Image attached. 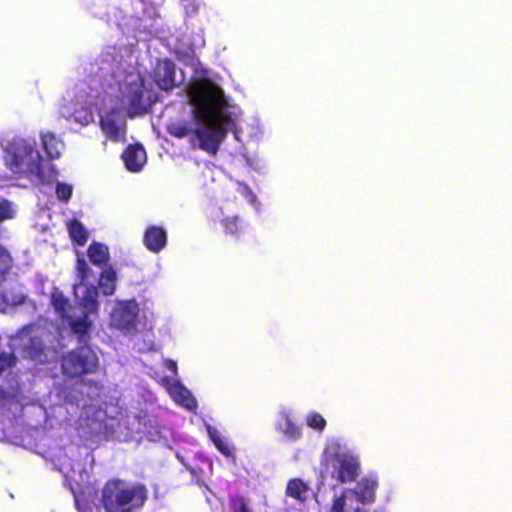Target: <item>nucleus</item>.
Here are the masks:
<instances>
[{
    "mask_svg": "<svg viewBox=\"0 0 512 512\" xmlns=\"http://www.w3.org/2000/svg\"><path fill=\"white\" fill-rule=\"evenodd\" d=\"M148 494L143 483L112 478L102 487L100 503L106 512H137L145 505Z\"/></svg>",
    "mask_w": 512,
    "mask_h": 512,
    "instance_id": "f257e3e1",
    "label": "nucleus"
},
{
    "mask_svg": "<svg viewBox=\"0 0 512 512\" xmlns=\"http://www.w3.org/2000/svg\"><path fill=\"white\" fill-rule=\"evenodd\" d=\"M14 217V211L11 207V203L6 199L0 200V222Z\"/></svg>",
    "mask_w": 512,
    "mask_h": 512,
    "instance_id": "2f4dec72",
    "label": "nucleus"
},
{
    "mask_svg": "<svg viewBox=\"0 0 512 512\" xmlns=\"http://www.w3.org/2000/svg\"><path fill=\"white\" fill-rule=\"evenodd\" d=\"M46 344L39 336H32L24 347L26 356L35 362L45 363L47 361Z\"/></svg>",
    "mask_w": 512,
    "mask_h": 512,
    "instance_id": "ddd939ff",
    "label": "nucleus"
},
{
    "mask_svg": "<svg viewBox=\"0 0 512 512\" xmlns=\"http://www.w3.org/2000/svg\"><path fill=\"white\" fill-rule=\"evenodd\" d=\"M87 254L90 262L97 266L107 264L110 259L108 247L99 242L91 243L88 247Z\"/></svg>",
    "mask_w": 512,
    "mask_h": 512,
    "instance_id": "a211bd4d",
    "label": "nucleus"
},
{
    "mask_svg": "<svg viewBox=\"0 0 512 512\" xmlns=\"http://www.w3.org/2000/svg\"><path fill=\"white\" fill-rule=\"evenodd\" d=\"M207 432L209 438L214 443V445L216 446L220 453H222L226 457L232 456V450L230 449L229 445L224 441L221 433L216 428L208 426Z\"/></svg>",
    "mask_w": 512,
    "mask_h": 512,
    "instance_id": "393cba45",
    "label": "nucleus"
},
{
    "mask_svg": "<svg viewBox=\"0 0 512 512\" xmlns=\"http://www.w3.org/2000/svg\"><path fill=\"white\" fill-rule=\"evenodd\" d=\"M307 425L313 429L323 430L326 426V420L319 413H311L307 417Z\"/></svg>",
    "mask_w": 512,
    "mask_h": 512,
    "instance_id": "c756f323",
    "label": "nucleus"
},
{
    "mask_svg": "<svg viewBox=\"0 0 512 512\" xmlns=\"http://www.w3.org/2000/svg\"><path fill=\"white\" fill-rule=\"evenodd\" d=\"M377 487V482L371 479H362L358 485L356 494L358 499L362 503L373 502L375 497V489Z\"/></svg>",
    "mask_w": 512,
    "mask_h": 512,
    "instance_id": "4be33fe9",
    "label": "nucleus"
},
{
    "mask_svg": "<svg viewBox=\"0 0 512 512\" xmlns=\"http://www.w3.org/2000/svg\"><path fill=\"white\" fill-rule=\"evenodd\" d=\"M100 126L110 140L119 142L125 139V122L117 109L112 108L100 115Z\"/></svg>",
    "mask_w": 512,
    "mask_h": 512,
    "instance_id": "1a4fd4ad",
    "label": "nucleus"
},
{
    "mask_svg": "<svg viewBox=\"0 0 512 512\" xmlns=\"http://www.w3.org/2000/svg\"><path fill=\"white\" fill-rule=\"evenodd\" d=\"M76 271L77 277L82 283L87 281L92 275V270L84 258H78L76 260Z\"/></svg>",
    "mask_w": 512,
    "mask_h": 512,
    "instance_id": "bb28decb",
    "label": "nucleus"
},
{
    "mask_svg": "<svg viewBox=\"0 0 512 512\" xmlns=\"http://www.w3.org/2000/svg\"><path fill=\"white\" fill-rule=\"evenodd\" d=\"M67 230L72 242L77 246H84L88 241V231L77 219H70L67 222Z\"/></svg>",
    "mask_w": 512,
    "mask_h": 512,
    "instance_id": "f3484780",
    "label": "nucleus"
},
{
    "mask_svg": "<svg viewBox=\"0 0 512 512\" xmlns=\"http://www.w3.org/2000/svg\"><path fill=\"white\" fill-rule=\"evenodd\" d=\"M98 366V356L88 345L78 346L61 358L62 373L70 378L95 373Z\"/></svg>",
    "mask_w": 512,
    "mask_h": 512,
    "instance_id": "20e7f679",
    "label": "nucleus"
},
{
    "mask_svg": "<svg viewBox=\"0 0 512 512\" xmlns=\"http://www.w3.org/2000/svg\"><path fill=\"white\" fill-rule=\"evenodd\" d=\"M158 0H141L143 4L155 5Z\"/></svg>",
    "mask_w": 512,
    "mask_h": 512,
    "instance_id": "e433bc0d",
    "label": "nucleus"
},
{
    "mask_svg": "<svg viewBox=\"0 0 512 512\" xmlns=\"http://www.w3.org/2000/svg\"><path fill=\"white\" fill-rule=\"evenodd\" d=\"M168 368H169L171 371L176 372V370H177V365H176V363H175V362H173V361H169V363H168Z\"/></svg>",
    "mask_w": 512,
    "mask_h": 512,
    "instance_id": "c9c22d12",
    "label": "nucleus"
},
{
    "mask_svg": "<svg viewBox=\"0 0 512 512\" xmlns=\"http://www.w3.org/2000/svg\"><path fill=\"white\" fill-rule=\"evenodd\" d=\"M116 281V271L109 266L101 272L98 285L104 295H112L116 289Z\"/></svg>",
    "mask_w": 512,
    "mask_h": 512,
    "instance_id": "6ab92c4d",
    "label": "nucleus"
},
{
    "mask_svg": "<svg viewBox=\"0 0 512 512\" xmlns=\"http://www.w3.org/2000/svg\"><path fill=\"white\" fill-rule=\"evenodd\" d=\"M284 433L292 439H299L301 437V429L290 420H287L285 423Z\"/></svg>",
    "mask_w": 512,
    "mask_h": 512,
    "instance_id": "72a5a7b5",
    "label": "nucleus"
},
{
    "mask_svg": "<svg viewBox=\"0 0 512 512\" xmlns=\"http://www.w3.org/2000/svg\"><path fill=\"white\" fill-rule=\"evenodd\" d=\"M80 304L87 315L95 313L98 310V291L95 286H90L86 289Z\"/></svg>",
    "mask_w": 512,
    "mask_h": 512,
    "instance_id": "b1692460",
    "label": "nucleus"
},
{
    "mask_svg": "<svg viewBox=\"0 0 512 512\" xmlns=\"http://www.w3.org/2000/svg\"><path fill=\"white\" fill-rule=\"evenodd\" d=\"M196 125L189 121H173L168 124L167 132L176 138H185L187 136H192L194 134V130Z\"/></svg>",
    "mask_w": 512,
    "mask_h": 512,
    "instance_id": "aec40b11",
    "label": "nucleus"
},
{
    "mask_svg": "<svg viewBox=\"0 0 512 512\" xmlns=\"http://www.w3.org/2000/svg\"><path fill=\"white\" fill-rule=\"evenodd\" d=\"M55 192L58 200L67 203L72 197L73 187L70 184L58 182Z\"/></svg>",
    "mask_w": 512,
    "mask_h": 512,
    "instance_id": "cd10ccee",
    "label": "nucleus"
},
{
    "mask_svg": "<svg viewBox=\"0 0 512 512\" xmlns=\"http://www.w3.org/2000/svg\"><path fill=\"white\" fill-rule=\"evenodd\" d=\"M168 391L170 395L174 398V400L180 404L181 406L193 410L197 407V402L195 398L192 396L190 391L184 387L179 381L173 382Z\"/></svg>",
    "mask_w": 512,
    "mask_h": 512,
    "instance_id": "4468645a",
    "label": "nucleus"
},
{
    "mask_svg": "<svg viewBox=\"0 0 512 512\" xmlns=\"http://www.w3.org/2000/svg\"><path fill=\"white\" fill-rule=\"evenodd\" d=\"M125 97L127 99V114L130 118L149 112L157 101V96L147 88L143 77L127 85Z\"/></svg>",
    "mask_w": 512,
    "mask_h": 512,
    "instance_id": "39448f33",
    "label": "nucleus"
},
{
    "mask_svg": "<svg viewBox=\"0 0 512 512\" xmlns=\"http://www.w3.org/2000/svg\"><path fill=\"white\" fill-rule=\"evenodd\" d=\"M232 512H252L248 506V501L243 496H236L230 500Z\"/></svg>",
    "mask_w": 512,
    "mask_h": 512,
    "instance_id": "c85d7f7f",
    "label": "nucleus"
},
{
    "mask_svg": "<svg viewBox=\"0 0 512 512\" xmlns=\"http://www.w3.org/2000/svg\"><path fill=\"white\" fill-rule=\"evenodd\" d=\"M309 491V485L301 478H292L287 482L285 494L287 497L293 498L300 503H304L307 500Z\"/></svg>",
    "mask_w": 512,
    "mask_h": 512,
    "instance_id": "dca6fc26",
    "label": "nucleus"
},
{
    "mask_svg": "<svg viewBox=\"0 0 512 512\" xmlns=\"http://www.w3.org/2000/svg\"><path fill=\"white\" fill-rule=\"evenodd\" d=\"M42 144L50 159H58L61 156L62 142L51 132L41 136Z\"/></svg>",
    "mask_w": 512,
    "mask_h": 512,
    "instance_id": "412c9836",
    "label": "nucleus"
},
{
    "mask_svg": "<svg viewBox=\"0 0 512 512\" xmlns=\"http://www.w3.org/2000/svg\"><path fill=\"white\" fill-rule=\"evenodd\" d=\"M189 97L198 109L202 120L220 119L231 121L228 114L221 112L227 105L223 91L213 82L203 80L195 83L189 89Z\"/></svg>",
    "mask_w": 512,
    "mask_h": 512,
    "instance_id": "f03ea898",
    "label": "nucleus"
},
{
    "mask_svg": "<svg viewBox=\"0 0 512 512\" xmlns=\"http://www.w3.org/2000/svg\"><path fill=\"white\" fill-rule=\"evenodd\" d=\"M338 466L335 470V478L340 483L353 482L358 477L360 463L357 458L343 454L337 456Z\"/></svg>",
    "mask_w": 512,
    "mask_h": 512,
    "instance_id": "9d476101",
    "label": "nucleus"
},
{
    "mask_svg": "<svg viewBox=\"0 0 512 512\" xmlns=\"http://www.w3.org/2000/svg\"><path fill=\"white\" fill-rule=\"evenodd\" d=\"M138 314L139 305L135 299L121 301L111 314V325L124 333L135 331Z\"/></svg>",
    "mask_w": 512,
    "mask_h": 512,
    "instance_id": "423d86ee",
    "label": "nucleus"
},
{
    "mask_svg": "<svg viewBox=\"0 0 512 512\" xmlns=\"http://www.w3.org/2000/svg\"><path fill=\"white\" fill-rule=\"evenodd\" d=\"M144 246L153 253H159L167 245V233L161 226L150 225L143 235Z\"/></svg>",
    "mask_w": 512,
    "mask_h": 512,
    "instance_id": "9b49d317",
    "label": "nucleus"
},
{
    "mask_svg": "<svg viewBox=\"0 0 512 512\" xmlns=\"http://www.w3.org/2000/svg\"><path fill=\"white\" fill-rule=\"evenodd\" d=\"M346 495L342 492L340 495L334 496L333 503L329 512H346Z\"/></svg>",
    "mask_w": 512,
    "mask_h": 512,
    "instance_id": "473e14b6",
    "label": "nucleus"
},
{
    "mask_svg": "<svg viewBox=\"0 0 512 512\" xmlns=\"http://www.w3.org/2000/svg\"><path fill=\"white\" fill-rule=\"evenodd\" d=\"M205 126L196 125L194 134L189 139L192 149H199L211 156H216L222 142L227 137L231 121L220 119L203 120Z\"/></svg>",
    "mask_w": 512,
    "mask_h": 512,
    "instance_id": "7ed1b4c3",
    "label": "nucleus"
},
{
    "mask_svg": "<svg viewBox=\"0 0 512 512\" xmlns=\"http://www.w3.org/2000/svg\"><path fill=\"white\" fill-rule=\"evenodd\" d=\"M122 159L130 172H139L146 163V151L139 143L131 144L124 150Z\"/></svg>",
    "mask_w": 512,
    "mask_h": 512,
    "instance_id": "f8f14e48",
    "label": "nucleus"
},
{
    "mask_svg": "<svg viewBox=\"0 0 512 512\" xmlns=\"http://www.w3.org/2000/svg\"><path fill=\"white\" fill-rule=\"evenodd\" d=\"M68 319L72 333L77 336L79 342L86 343L93 325L87 313H84L83 316L78 318L69 317Z\"/></svg>",
    "mask_w": 512,
    "mask_h": 512,
    "instance_id": "2eb2a0df",
    "label": "nucleus"
},
{
    "mask_svg": "<svg viewBox=\"0 0 512 512\" xmlns=\"http://www.w3.org/2000/svg\"><path fill=\"white\" fill-rule=\"evenodd\" d=\"M11 263V256L7 249L0 244V271H5L9 268Z\"/></svg>",
    "mask_w": 512,
    "mask_h": 512,
    "instance_id": "f704fd0d",
    "label": "nucleus"
},
{
    "mask_svg": "<svg viewBox=\"0 0 512 512\" xmlns=\"http://www.w3.org/2000/svg\"><path fill=\"white\" fill-rule=\"evenodd\" d=\"M15 362H16V357L14 356V354L2 351L0 353V376L8 368L14 366Z\"/></svg>",
    "mask_w": 512,
    "mask_h": 512,
    "instance_id": "7c9ffc66",
    "label": "nucleus"
},
{
    "mask_svg": "<svg viewBox=\"0 0 512 512\" xmlns=\"http://www.w3.org/2000/svg\"><path fill=\"white\" fill-rule=\"evenodd\" d=\"M51 304L56 313L62 319L69 318L70 303L69 300L60 291H54L51 294Z\"/></svg>",
    "mask_w": 512,
    "mask_h": 512,
    "instance_id": "5701e85b",
    "label": "nucleus"
},
{
    "mask_svg": "<svg viewBox=\"0 0 512 512\" xmlns=\"http://www.w3.org/2000/svg\"><path fill=\"white\" fill-rule=\"evenodd\" d=\"M28 156L29 161L25 160V157L12 153L7 159V166L14 173L29 172L37 176L40 180H43L44 174L42 170V157L38 151L32 149L29 150Z\"/></svg>",
    "mask_w": 512,
    "mask_h": 512,
    "instance_id": "6e6552de",
    "label": "nucleus"
},
{
    "mask_svg": "<svg viewBox=\"0 0 512 512\" xmlns=\"http://www.w3.org/2000/svg\"><path fill=\"white\" fill-rule=\"evenodd\" d=\"M222 226L226 234L238 236L242 231V221L238 216L226 217L222 220Z\"/></svg>",
    "mask_w": 512,
    "mask_h": 512,
    "instance_id": "a878e982",
    "label": "nucleus"
},
{
    "mask_svg": "<svg viewBox=\"0 0 512 512\" xmlns=\"http://www.w3.org/2000/svg\"><path fill=\"white\" fill-rule=\"evenodd\" d=\"M353 512H362V509L358 507V508L354 509Z\"/></svg>",
    "mask_w": 512,
    "mask_h": 512,
    "instance_id": "4c0bfd02",
    "label": "nucleus"
},
{
    "mask_svg": "<svg viewBox=\"0 0 512 512\" xmlns=\"http://www.w3.org/2000/svg\"><path fill=\"white\" fill-rule=\"evenodd\" d=\"M151 80L162 91H172L179 83L177 82V66L169 58H158L150 73Z\"/></svg>",
    "mask_w": 512,
    "mask_h": 512,
    "instance_id": "0eeeda50",
    "label": "nucleus"
}]
</instances>
